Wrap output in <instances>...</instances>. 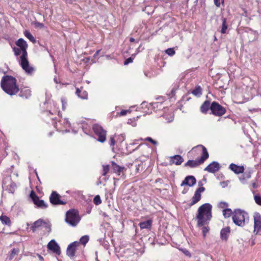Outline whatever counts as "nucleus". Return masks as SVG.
Instances as JSON below:
<instances>
[{"label": "nucleus", "instance_id": "nucleus-5", "mask_svg": "<svg viewBox=\"0 0 261 261\" xmlns=\"http://www.w3.org/2000/svg\"><path fill=\"white\" fill-rule=\"evenodd\" d=\"M233 222L237 226L243 227L248 222L249 215L245 211L241 209H235L232 217Z\"/></svg>", "mask_w": 261, "mask_h": 261}, {"label": "nucleus", "instance_id": "nucleus-9", "mask_svg": "<svg viewBox=\"0 0 261 261\" xmlns=\"http://www.w3.org/2000/svg\"><path fill=\"white\" fill-rule=\"evenodd\" d=\"M254 219V232L255 234H261V215L258 213H255Z\"/></svg>", "mask_w": 261, "mask_h": 261}, {"label": "nucleus", "instance_id": "nucleus-56", "mask_svg": "<svg viewBox=\"0 0 261 261\" xmlns=\"http://www.w3.org/2000/svg\"><path fill=\"white\" fill-rule=\"evenodd\" d=\"M129 41H130V42H134V41H135V39H134V38H130V39H129Z\"/></svg>", "mask_w": 261, "mask_h": 261}, {"label": "nucleus", "instance_id": "nucleus-2", "mask_svg": "<svg viewBox=\"0 0 261 261\" xmlns=\"http://www.w3.org/2000/svg\"><path fill=\"white\" fill-rule=\"evenodd\" d=\"M212 206L206 203L201 205L198 209L196 218L198 226H202L207 224L212 218Z\"/></svg>", "mask_w": 261, "mask_h": 261}, {"label": "nucleus", "instance_id": "nucleus-36", "mask_svg": "<svg viewBox=\"0 0 261 261\" xmlns=\"http://www.w3.org/2000/svg\"><path fill=\"white\" fill-rule=\"evenodd\" d=\"M254 199L256 204L261 206V196L258 195L254 196Z\"/></svg>", "mask_w": 261, "mask_h": 261}, {"label": "nucleus", "instance_id": "nucleus-46", "mask_svg": "<svg viewBox=\"0 0 261 261\" xmlns=\"http://www.w3.org/2000/svg\"><path fill=\"white\" fill-rule=\"evenodd\" d=\"M133 61V59L131 57L128 58L124 62V64L125 65L128 64L129 63H132Z\"/></svg>", "mask_w": 261, "mask_h": 261}, {"label": "nucleus", "instance_id": "nucleus-4", "mask_svg": "<svg viewBox=\"0 0 261 261\" xmlns=\"http://www.w3.org/2000/svg\"><path fill=\"white\" fill-rule=\"evenodd\" d=\"M196 148H201L202 149V155L199 159L196 160H189L185 164V167H189L191 168L197 167L199 165L203 164L204 161L208 158V153L206 148L204 146L202 145H198L197 146L194 147L192 150H193Z\"/></svg>", "mask_w": 261, "mask_h": 261}, {"label": "nucleus", "instance_id": "nucleus-39", "mask_svg": "<svg viewBox=\"0 0 261 261\" xmlns=\"http://www.w3.org/2000/svg\"><path fill=\"white\" fill-rule=\"evenodd\" d=\"M110 169L109 165H103L102 175H106Z\"/></svg>", "mask_w": 261, "mask_h": 261}, {"label": "nucleus", "instance_id": "nucleus-38", "mask_svg": "<svg viewBox=\"0 0 261 261\" xmlns=\"http://www.w3.org/2000/svg\"><path fill=\"white\" fill-rule=\"evenodd\" d=\"M93 202L95 204L99 205L101 203V200L100 199V197L99 195H96L95 196L93 199Z\"/></svg>", "mask_w": 261, "mask_h": 261}, {"label": "nucleus", "instance_id": "nucleus-60", "mask_svg": "<svg viewBox=\"0 0 261 261\" xmlns=\"http://www.w3.org/2000/svg\"><path fill=\"white\" fill-rule=\"evenodd\" d=\"M99 50L97 51H96V54H98V52H99Z\"/></svg>", "mask_w": 261, "mask_h": 261}, {"label": "nucleus", "instance_id": "nucleus-32", "mask_svg": "<svg viewBox=\"0 0 261 261\" xmlns=\"http://www.w3.org/2000/svg\"><path fill=\"white\" fill-rule=\"evenodd\" d=\"M89 240V237L88 235H85L82 237L80 240V243L85 246Z\"/></svg>", "mask_w": 261, "mask_h": 261}, {"label": "nucleus", "instance_id": "nucleus-33", "mask_svg": "<svg viewBox=\"0 0 261 261\" xmlns=\"http://www.w3.org/2000/svg\"><path fill=\"white\" fill-rule=\"evenodd\" d=\"M41 228H44L48 232H49L51 231L50 224L49 223L44 221H43V225Z\"/></svg>", "mask_w": 261, "mask_h": 261}, {"label": "nucleus", "instance_id": "nucleus-42", "mask_svg": "<svg viewBox=\"0 0 261 261\" xmlns=\"http://www.w3.org/2000/svg\"><path fill=\"white\" fill-rule=\"evenodd\" d=\"M13 51L16 56H18V55H20L21 53H22V50H21V48H19L18 47H14Z\"/></svg>", "mask_w": 261, "mask_h": 261}, {"label": "nucleus", "instance_id": "nucleus-7", "mask_svg": "<svg viewBox=\"0 0 261 261\" xmlns=\"http://www.w3.org/2000/svg\"><path fill=\"white\" fill-rule=\"evenodd\" d=\"M212 113L217 116H221L225 114L226 109L216 101H213L210 107Z\"/></svg>", "mask_w": 261, "mask_h": 261}, {"label": "nucleus", "instance_id": "nucleus-49", "mask_svg": "<svg viewBox=\"0 0 261 261\" xmlns=\"http://www.w3.org/2000/svg\"><path fill=\"white\" fill-rule=\"evenodd\" d=\"M61 101H62V108H63V110H64L66 108V105L67 104V102L66 101V100L64 98H62L61 99Z\"/></svg>", "mask_w": 261, "mask_h": 261}, {"label": "nucleus", "instance_id": "nucleus-51", "mask_svg": "<svg viewBox=\"0 0 261 261\" xmlns=\"http://www.w3.org/2000/svg\"><path fill=\"white\" fill-rule=\"evenodd\" d=\"M252 187L254 189H256L257 188V185L256 181H253L252 182Z\"/></svg>", "mask_w": 261, "mask_h": 261}, {"label": "nucleus", "instance_id": "nucleus-26", "mask_svg": "<svg viewBox=\"0 0 261 261\" xmlns=\"http://www.w3.org/2000/svg\"><path fill=\"white\" fill-rule=\"evenodd\" d=\"M201 199V194L195 193L194 196L192 198V201L190 203V206L193 205Z\"/></svg>", "mask_w": 261, "mask_h": 261}, {"label": "nucleus", "instance_id": "nucleus-3", "mask_svg": "<svg viewBox=\"0 0 261 261\" xmlns=\"http://www.w3.org/2000/svg\"><path fill=\"white\" fill-rule=\"evenodd\" d=\"M1 87L6 93L10 95L15 94L19 91V88L16 85V80L10 75H7L2 78Z\"/></svg>", "mask_w": 261, "mask_h": 261}, {"label": "nucleus", "instance_id": "nucleus-13", "mask_svg": "<svg viewBox=\"0 0 261 261\" xmlns=\"http://www.w3.org/2000/svg\"><path fill=\"white\" fill-rule=\"evenodd\" d=\"M47 248L57 254L59 255L61 253L60 247L54 240H51L48 243Z\"/></svg>", "mask_w": 261, "mask_h": 261}, {"label": "nucleus", "instance_id": "nucleus-28", "mask_svg": "<svg viewBox=\"0 0 261 261\" xmlns=\"http://www.w3.org/2000/svg\"><path fill=\"white\" fill-rule=\"evenodd\" d=\"M222 213L225 218H229L231 215L233 216V212L230 208H224L222 211Z\"/></svg>", "mask_w": 261, "mask_h": 261}, {"label": "nucleus", "instance_id": "nucleus-40", "mask_svg": "<svg viewBox=\"0 0 261 261\" xmlns=\"http://www.w3.org/2000/svg\"><path fill=\"white\" fill-rule=\"evenodd\" d=\"M209 230L210 228L208 226H203L202 228V231L204 237L206 236V234L209 231Z\"/></svg>", "mask_w": 261, "mask_h": 261}, {"label": "nucleus", "instance_id": "nucleus-27", "mask_svg": "<svg viewBox=\"0 0 261 261\" xmlns=\"http://www.w3.org/2000/svg\"><path fill=\"white\" fill-rule=\"evenodd\" d=\"M0 220L1 221L2 223L4 224L7 225H10L11 224V220L10 218L6 216L2 215L0 217Z\"/></svg>", "mask_w": 261, "mask_h": 261}, {"label": "nucleus", "instance_id": "nucleus-53", "mask_svg": "<svg viewBox=\"0 0 261 261\" xmlns=\"http://www.w3.org/2000/svg\"><path fill=\"white\" fill-rule=\"evenodd\" d=\"M37 256H38V257L39 258V260L43 261V260H44L43 257L41 255H40L39 254H37Z\"/></svg>", "mask_w": 261, "mask_h": 261}, {"label": "nucleus", "instance_id": "nucleus-25", "mask_svg": "<svg viewBox=\"0 0 261 261\" xmlns=\"http://www.w3.org/2000/svg\"><path fill=\"white\" fill-rule=\"evenodd\" d=\"M152 224V220H148L146 221L140 223L139 226L141 229L149 228Z\"/></svg>", "mask_w": 261, "mask_h": 261}, {"label": "nucleus", "instance_id": "nucleus-35", "mask_svg": "<svg viewBox=\"0 0 261 261\" xmlns=\"http://www.w3.org/2000/svg\"><path fill=\"white\" fill-rule=\"evenodd\" d=\"M165 53L170 56H172L175 54V51L173 48H168L165 50Z\"/></svg>", "mask_w": 261, "mask_h": 261}, {"label": "nucleus", "instance_id": "nucleus-45", "mask_svg": "<svg viewBox=\"0 0 261 261\" xmlns=\"http://www.w3.org/2000/svg\"><path fill=\"white\" fill-rule=\"evenodd\" d=\"M205 190V188L203 187H200L199 188H198L196 191H195V193H197V194H201V192H203Z\"/></svg>", "mask_w": 261, "mask_h": 261}, {"label": "nucleus", "instance_id": "nucleus-52", "mask_svg": "<svg viewBox=\"0 0 261 261\" xmlns=\"http://www.w3.org/2000/svg\"><path fill=\"white\" fill-rule=\"evenodd\" d=\"M66 3L72 4L73 2H75L76 0H64Z\"/></svg>", "mask_w": 261, "mask_h": 261}, {"label": "nucleus", "instance_id": "nucleus-47", "mask_svg": "<svg viewBox=\"0 0 261 261\" xmlns=\"http://www.w3.org/2000/svg\"><path fill=\"white\" fill-rule=\"evenodd\" d=\"M34 24H35V27L37 28H43L44 27V25L43 23L39 22H35Z\"/></svg>", "mask_w": 261, "mask_h": 261}, {"label": "nucleus", "instance_id": "nucleus-55", "mask_svg": "<svg viewBox=\"0 0 261 261\" xmlns=\"http://www.w3.org/2000/svg\"><path fill=\"white\" fill-rule=\"evenodd\" d=\"M124 140V136L123 135H122L121 136V138H120V142H122V141H123Z\"/></svg>", "mask_w": 261, "mask_h": 261}, {"label": "nucleus", "instance_id": "nucleus-50", "mask_svg": "<svg viewBox=\"0 0 261 261\" xmlns=\"http://www.w3.org/2000/svg\"><path fill=\"white\" fill-rule=\"evenodd\" d=\"M214 3L215 5L218 7H219L220 6L221 4L220 0H214Z\"/></svg>", "mask_w": 261, "mask_h": 261}, {"label": "nucleus", "instance_id": "nucleus-1", "mask_svg": "<svg viewBox=\"0 0 261 261\" xmlns=\"http://www.w3.org/2000/svg\"><path fill=\"white\" fill-rule=\"evenodd\" d=\"M16 44L22 50V54L19 60L20 65L27 74H32L34 71V69L30 65L27 59L28 54L26 50L28 44L27 42L24 39L20 38L17 41Z\"/></svg>", "mask_w": 261, "mask_h": 261}, {"label": "nucleus", "instance_id": "nucleus-11", "mask_svg": "<svg viewBox=\"0 0 261 261\" xmlns=\"http://www.w3.org/2000/svg\"><path fill=\"white\" fill-rule=\"evenodd\" d=\"M30 197L32 198L34 203L38 207L45 208L47 207V205L44 201L43 200L40 199L39 197L33 191L30 193Z\"/></svg>", "mask_w": 261, "mask_h": 261}, {"label": "nucleus", "instance_id": "nucleus-24", "mask_svg": "<svg viewBox=\"0 0 261 261\" xmlns=\"http://www.w3.org/2000/svg\"><path fill=\"white\" fill-rule=\"evenodd\" d=\"M125 170L124 167H120L118 165H117L115 164V174L117 175L120 176L121 177H123L124 175V171Z\"/></svg>", "mask_w": 261, "mask_h": 261}, {"label": "nucleus", "instance_id": "nucleus-8", "mask_svg": "<svg viewBox=\"0 0 261 261\" xmlns=\"http://www.w3.org/2000/svg\"><path fill=\"white\" fill-rule=\"evenodd\" d=\"M93 129L95 134L98 137L97 140L100 142H104L106 139V132L98 124H94Z\"/></svg>", "mask_w": 261, "mask_h": 261}, {"label": "nucleus", "instance_id": "nucleus-44", "mask_svg": "<svg viewBox=\"0 0 261 261\" xmlns=\"http://www.w3.org/2000/svg\"><path fill=\"white\" fill-rule=\"evenodd\" d=\"M127 123L128 124H132V126H135L137 125L136 122V120H135V118H133V119H128Z\"/></svg>", "mask_w": 261, "mask_h": 261}, {"label": "nucleus", "instance_id": "nucleus-34", "mask_svg": "<svg viewBox=\"0 0 261 261\" xmlns=\"http://www.w3.org/2000/svg\"><path fill=\"white\" fill-rule=\"evenodd\" d=\"M195 95H200L201 94V88L200 86L196 87L192 92Z\"/></svg>", "mask_w": 261, "mask_h": 261}, {"label": "nucleus", "instance_id": "nucleus-12", "mask_svg": "<svg viewBox=\"0 0 261 261\" xmlns=\"http://www.w3.org/2000/svg\"><path fill=\"white\" fill-rule=\"evenodd\" d=\"M79 242L75 241L68 246L66 254L69 257L71 258L74 256L76 248L79 246Z\"/></svg>", "mask_w": 261, "mask_h": 261}, {"label": "nucleus", "instance_id": "nucleus-58", "mask_svg": "<svg viewBox=\"0 0 261 261\" xmlns=\"http://www.w3.org/2000/svg\"><path fill=\"white\" fill-rule=\"evenodd\" d=\"M172 120H173V118H172V119H171V120H170V121H169L168 122H171V121H172Z\"/></svg>", "mask_w": 261, "mask_h": 261}, {"label": "nucleus", "instance_id": "nucleus-19", "mask_svg": "<svg viewBox=\"0 0 261 261\" xmlns=\"http://www.w3.org/2000/svg\"><path fill=\"white\" fill-rule=\"evenodd\" d=\"M252 173V170L248 169L246 170V171L245 173H244L243 174H242L241 176L239 178L240 180L241 181L242 184H246L247 180L251 178Z\"/></svg>", "mask_w": 261, "mask_h": 261}, {"label": "nucleus", "instance_id": "nucleus-10", "mask_svg": "<svg viewBox=\"0 0 261 261\" xmlns=\"http://www.w3.org/2000/svg\"><path fill=\"white\" fill-rule=\"evenodd\" d=\"M61 196L56 191H53L50 197L49 200L53 205H64L66 202L61 200Z\"/></svg>", "mask_w": 261, "mask_h": 261}, {"label": "nucleus", "instance_id": "nucleus-59", "mask_svg": "<svg viewBox=\"0 0 261 261\" xmlns=\"http://www.w3.org/2000/svg\"><path fill=\"white\" fill-rule=\"evenodd\" d=\"M112 165H114V162L113 161L112 162Z\"/></svg>", "mask_w": 261, "mask_h": 261}, {"label": "nucleus", "instance_id": "nucleus-57", "mask_svg": "<svg viewBox=\"0 0 261 261\" xmlns=\"http://www.w3.org/2000/svg\"><path fill=\"white\" fill-rule=\"evenodd\" d=\"M54 81L56 83H58V82L57 81V79L56 78H54Z\"/></svg>", "mask_w": 261, "mask_h": 261}, {"label": "nucleus", "instance_id": "nucleus-21", "mask_svg": "<svg viewBox=\"0 0 261 261\" xmlns=\"http://www.w3.org/2000/svg\"><path fill=\"white\" fill-rule=\"evenodd\" d=\"M211 105L209 100H205L200 107V111L203 114H206L210 109Z\"/></svg>", "mask_w": 261, "mask_h": 261}, {"label": "nucleus", "instance_id": "nucleus-61", "mask_svg": "<svg viewBox=\"0 0 261 261\" xmlns=\"http://www.w3.org/2000/svg\"><path fill=\"white\" fill-rule=\"evenodd\" d=\"M114 148L113 147L112 148V150H114Z\"/></svg>", "mask_w": 261, "mask_h": 261}, {"label": "nucleus", "instance_id": "nucleus-14", "mask_svg": "<svg viewBox=\"0 0 261 261\" xmlns=\"http://www.w3.org/2000/svg\"><path fill=\"white\" fill-rule=\"evenodd\" d=\"M220 168L219 164L217 162H213L204 168V171L210 173H215L218 171Z\"/></svg>", "mask_w": 261, "mask_h": 261}, {"label": "nucleus", "instance_id": "nucleus-6", "mask_svg": "<svg viewBox=\"0 0 261 261\" xmlns=\"http://www.w3.org/2000/svg\"><path fill=\"white\" fill-rule=\"evenodd\" d=\"M81 218L78 212L74 209L70 210L66 214L65 221L71 226H75L80 222Z\"/></svg>", "mask_w": 261, "mask_h": 261}, {"label": "nucleus", "instance_id": "nucleus-22", "mask_svg": "<svg viewBox=\"0 0 261 261\" xmlns=\"http://www.w3.org/2000/svg\"><path fill=\"white\" fill-rule=\"evenodd\" d=\"M43 220L41 219H39L36 221L31 226V229L33 232H35L37 229L42 227L43 225Z\"/></svg>", "mask_w": 261, "mask_h": 261}, {"label": "nucleus", "instance_id": "nucleus-16", "mask_svg": "<svg viewBox=\"0 0 261 261\" xmlns=\"http://www.w3.org/2000/svg\"><path fill=\"white\" fill-rule=\"evenodd\" d=\"M184 162V159L180 155H175L170 157V164L180 165Z\"/></svg>", "mask_w": 261, "mask_h": 261}, {"label": "nucleus", "instance_id": "nucleus-18", "mask_svg": "<svg viewBox=\"0 0 261 261\" xmlns=\"http://www.w3.org/2000/svg\"><path fill=\"white\" fill-rule=\"evenodd\" d=\"M229 168L234 172L236 174H240L244 172V168L242 166H238L233 163H231L229 167Z\"/></svg>", "mask_w": 261, "mask_h": 261}, {"label": "nucleus", "instance_id": "nucleus-48", "mask_svg": "<svg viewBox=\"0 0 261 261\" xmlns=\"http://www.w3.org/2000/svg\"><path fill=\"white\" fill-rule=\"evenodd\" d=\"M181 251L184 253V254H185L186 256H189V257L191 256V253L188 250L184 249H181Z\"/></svg>", "mask_w": 261, "mask_h": 261}, {"label": "nucleus", "instance_id": "nucleus-31", "mask_svg": "<svg viewBox=\"0 0 261 261\" xmlns=\"http://www.w3.org/2000/svg\"><path fill=\"white\" fill-rule=\"evenodd\" d=\"M19 252V249L18 248H13L12 250L11 251L9 258L10 260H12L15 255L18 254V253Z\"/></svg>", "mask_w": 261, "mask_h": 261}, {"label": "nucleus", "instance_id": "nucleus-41", "mask_svg": "<svg viewBox=\"0 0 261 261\" xmlns=\"http://www.w3.org/2000/svg\"><path fill=\"white\" fill-rule=\"evenodd\" d=\"M127 113H129L128 110H122L120 113H117L116 116H122L126 115Z\"/></svg>", "mask_w": 261, "mask_h": 261}, {"label": "nucleus", "instance_id": "nucleus-15", "mask_svg": "<svg viewBox=\"0 0 261 261\" xmlns=\"http://www.w3.org/2000/svg\"><path fill=\"white\" fill-rule=\"evenodd\" d=\"M196 180L195 177L192 175H189L185 178V179L182 181L180 186H184L187 185L189 187H192L196 184Z\"/></svg>", "mask_w": 261, "mask_h": 261}, {"label": "nucleus", "instance_id": "nucleus-17", "mask_svg": "<svg viewBox=\"0 0 261 261\" xmlns=\"http://www.w3.org/2000/svg\"><path fill=\"white\" fill-rule=\"evenodd\" d=\"M20 97L28 98L31 96V91L28 87H23L20 89L19 94Z\"/></svg>", "mask_w": 261, "mask_h": 261}, {"label": "nucleus", "instance_id": "nucleus-37", "mask_svg": "<svg viewBox=\"0 0 261 261\" xmlns=\"http://www.w3.org/2000/svg\"><path fill=\"white\" fill-rule=\"evenodd\" d=\"M228 206V204L224 201H222L219 203L218 204V207L221 208H223V210L224 208H227V207Z\"/></svg>", "mask_w": 261, "mask_h": 261}, {"label": "nucleus", "instance_id": "nucleus-43", "mask_svg": "<svg viewBox=\"0 0 261 261\" xmlns=\"http://www.w3.org/2000/svg\"><path fill=\"white\" fill-rule=\"evenodd\" d=\"M145 140L148 141L150 142V143H151L152 144H153L154 145H156L158 144V142L156 141L153 140L150 137H147V138H146L145 139Z\"/></svg>", "mask_w": 261, "mask_h": 261}, {"label": "nucleus", "instance_id": "nucleus-54", "mask_svg": "<svg viewBox=\"0 0 261 261\" xmlns=\"http://www.w3.org/2000/svg\"><path fill=\"white\" fill-rule=\"evenodd\" d=\"M114 145V139L113 137L111 138V145Z\"/></svg>", "mask_w": 261, "mask_h": 261}, {"label": "nucleus", "instance_id": "nucleus-20", "mask_svg": "<svg viewBox=\"0 0 261 261\" xmlns=\"http://www.w3.org/2000/svg\"><path fill=\"white\" fill-rule=\"evenodd\" d=\"M230 231V228L229 227H226L222 229L220 232L221 239L226 241L227 240Z\"/></svg>", "mask_w": 261, "mask_h": 261}, {"label": "nucleus", "instance_id": "nucleus-29", "mask_svg": "<svg viewBox=\"0 0 261 261\" xmlns=\"http://www.w3.org/2000/svg\"><path fill=\"white\" fill-rule=\"evenodd\" d=\"M227 28H228V25L226 23V19L225 18H223L221 33L222 34L226 33Z\"/></svg>", "mask_w": 261, "mask_h": 261}, {"label": "nucleus", "instance_id": "nucleus-23", "mask_svg": "<svg viewBox=\"0 0 261 261\" xmlns=\"http://www.w3.org/2000/svg\"><path fill=\"white\" fill-rule=\"evenodd\" d=\"M75 93L79 97L82 99H87L88 98V93L86 91L82 92L79 88H77Z\"/></svg>", "mask_w": 261, "mask_h": 261}, {"label": "nucleus", "instance_id": "nucleus-30", "mask_svg": "<svg viewBox=\"0 0 261 261\" xmlns=\"http://www.w3.org/2000/svg\"><path fill=\"white\" fill-rule=\"evenodd\" d=\"M24 35L28 39H29L33 43L36 42L35 39L29 31L25 30L24 32Z\"/></svg>", "mask_w": 261, "mask_h": 261}]
</instances>
